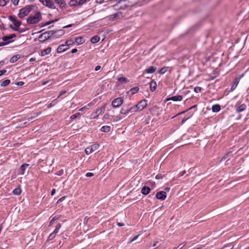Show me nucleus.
<instances>
[{
  "instance_id": "31",
  "label": "nucleus",
  "mask_w": 249,
  "mask_h": 249,
  "mask_svg": "<svg viewBox=\"0 0 249 249\" xmlns=\"http://www.w3.org/2000/svg\"><path fill=\"white\" fill-rule=\"evenodd\" d=\"M78 4H79V2H78L76 0H71L69 2V5L70 6H75Z\"/></svg>"
},
{
  "instance_id": "46",
  "label": "nucleus",
  "mask_w": 249,
  "mask_h": 249,
  "mask_svg": "<svg viewBox=\"0 0 249 249\" xmlns=\"http://www.w3.org/2000/svg\"><path fill=\"white\" fill-rule=\"evenodd\" d=\"M121 119H122V118L121 117L116 116V117H114L113 121L117 122V121H118L120 120Z\"/></svg>"
},
{
  "instance_id": "42",
  "label": "nucleus",
  "mask_w": 249,
  "mask_h": 249,
  "mask_svg": "<svg viewBox=\"0 0 249 249\" xmlns=\"http://www.w3.org/2000/svg\"><path fill=\"white\" fill-rule=\"evenodd\" d=\"M202 88L199 87H196L194 89V91L196 93H199L201 91Z\"/></svg>"
},
{
  "instance_id": "63",
  "label": "nucleus",
  "mask_w": 249,
  "mask_h": 249,
  "mask_svg": "<svg viewBox=\"0 0 249 249\" xmlns=\"http://www.w3.org/2000/svg\"><path fill=\"white\" fill-rule=\"evenodd\" d=\"M158 244V242H155L153 245H152V247L157 248V244Z\"/></svg>"
},
{
  "instance_id": "41",
  "label": "nucleus",
  "mask_w": 249,
  "mask_h": 249,
  "mask_svg": "<svg viewBox=\"0 0 249 249\" xmlns=\"http://www.w3.org/2000/svg\"><path fill=\"white\" fill-rule=\"evenodd\" d=\"M7 4L6 0H0V6H4Z\"/></svg>"
},
{
  "instance_id": "47",
  "label": "nucleus",
  "mask_w": 249,
  "mask_h": 249,
  "mask_svg": "<svg viewBox=\"0 0 249 249\" xmlns=\"http://www.w3.org/2000/svg\"><path fill=\"white\" fill-rule=\"evenodd\" d=\"M94 176V174H93V173H89V172L87 173L86 174V176L87 177H92V176Z\"/></svg>"
},
{
  "instance_id": "60",
  "label": "nucleus",
  "mask_w": 249,
  "mask_h": 249,
  "mask_svg": "<svg viewBox=\"0 0 249 249\" xmlns=\"http://www.w3.org/2000/svg\"><path fill=\"white\" fill-rule=\"evenodd\" d=\"M232 248H230V246H225L223 248L220 249H231Z\"/></svg>"
},
{
  "instance_id": "9",
  "label": "nucleus",
  "mask_w": 249,
  "mask_h": 249,
  "mask_svg": "<svg viewBox=\"0 0 249 249\" xmlns=\"http://www.w3.org/2000/svg\"><path fill=\"white\" fill-rule=\"evenodd\" d=\"M156 197L157 199L161 200H165L166 198V193L165 191H160L157 193Z\"/></svg>"
},
{
  "instance_id": "48",
  "label": "nucleus",
  "mask_w": 249,
  "mask_h": 249,
  "mask_svg": "<svg viewBox=\"0 0 249 249\" xmlns=\"http://www.w3.org/2000/svg\"><path fill=\"white\" fill-rule=\"evenodd\" d=\"M11 1L15 5H17L18 4L19 0H11Z\"/></svg>"
},
{
  "instance_id": "26",
  "label": "nucleus",
  "mask_w": 249,
  "mask_h": 249,
  "mask_svg": "<svg viewBox=\"0 0 249 249\" xmlns=\"http://www.w3.org/2000/svg\"><path fill=\"white\" fill-rule=\"evenodd\" d=\"M100 40V37L97 36H95L92 37L90 39V41L92 43L95 44L99 42Z\"/></svg>"
},
{
  "instance_id": "30",
  "label": "nucleus",
  "mask_w": 249,
  "mask_h": 249,
  "mask_svg": "<svg viewBox=\"0 0 249 249\" xmlns=\"http://www.w3.org/2000/svg\"><path fill=\"white\" fill-rule=\"evenodd\" d=\"M10 83V80L9 79H6L2 81L1 84L0 86L1 87H6L7 85H8Z\"/></svg>"
},
{
  "instance_id": "2",
  "label": "nucleus",
  "mask_w": 249,
  "mask_h": 249,
  "mask_svg": "<svg viewBox=\"0 0 249 249\" xmlns=\"http://www.w3.org/2000/svg\"><path fill=\"white\" fill-rule=\"evenodd\" d=\"M41 14L39 12H37L35 15H30L27 19V22L28 24H35L39 20Z\"/></svg>"
},
{
  "instance_id": "20",
  "label": "nucleus",
  "mask_w": 249,
  "mask_h": 249,
  "mask_svg": "<svg viewBox=\"0 0 249 249\" xmlns=\"http://www.w3.org/2000/svg\"><path fill=\"white\" fill-rule=\"evenodd\" d=\"M182 99V97L181 95H176L174 96H172L168 100H171L174 101H180Z\"/></svg>"
},
{
  "instance_id": "59",
  "label": "nucleus",
  "mask_w": 249,
  "mask_h": 249,
  "mask_svg": "<svg viewBox=\"0 0 249 249\" xmlns=\"http://www.w3.org/2000/svg\"><path fill=\"white\" fill-rule=\"evenodd\" d=\"M88 109V108L87 107H86V106H85V107H83L79 109V111H84V110H85V109Z\"/></svg>"
},
{
  "instance_id": "32",
  "label": "nucleus",
  "mask_w": 249,
  "mask_h": 249,
  "mask_svg": "<svg viewBox=\"0 0 249 249\" xmlns=\"http://www.w3.org/2000/svg\"><path fill=\"white\" fill-rule=\"evenodd\" d=\"M139 88L138 87H134L132 88L129 91L131 94H134L139 90Z\"/></svg>"
},
{
  "instance_id": "27",
  "label": "nucleus",
  "mask_w": 249,
  "mask_h": 249,
  "mask_svg": "<svg viewBox=\"0 0 249 249\" xmlns=\"http://www.w3.org/2000/svg\"><path fill=\"white\" fill-rule=\"evenodd\" d=\"M20 57V56L19 54L14 55L11 58L10 61L11 63H14L16 62L18 59H19Z\"/></svg>"
},
{
  "instance_id": "6",
  "label": "nucleus",
  "mask_w": 249,
  "mask_h": 249,
  "mask_svg": "<svg viewBox=\"0 0 249 249\" xmlns=\"http://www.w3.org/2000/svg\"><path fill=\"white\" fill-rule=\"evenodd\" d=\"M123 99L121 97H119L113 100L111 105L114 108H117L120 107L123 104Z\"/></svg>"
},
{
  "instance_id": "17",
  "label": "nucleus",
  "mask_w": 249,
  "mask_h": 249,
  "mask_svg": "<svg viewBox=\"0 0 249 249\" xmlns=\"http://www.w3.org/2000/svg\"><path fill=\"white\" fill-rule=\"evenodd\" d=\"M150 88L151 91H154L157 88V83L154 80H152L150 84Z\"/></svg>"
},
{
  "instance_id": "4",
  "label": "nucleus",
  "mask_w": 249,
  "mask_h": 249,
  "mask_svg": "<svg viewBox=\"0 0 249 249\" xmlns=\"http://www.w3.org/2000/svg\"><path fill=\"white\" fill-rule=\"evenodd\" d=\"M16 36V34H13L9 36H4L2 39L4 42L0 43V47L3 46L12 42L11 40L14 37Z\"/></svg>"
},
{
  "instance_id": "51",
  "label": "nucleus",
  "mask_w": 249,
  "mask_h": 249,
  "mask_svg": "<svg viewBox=\"0 0 249 249\" xmlns=\"http://www.w3.org/2000/svg\"><path fill=\"white\" fill-rule=\"evenodd\" d=\"M43 5L47 6V0H39Z\"/></svg>"
},
{
  "instance_id": "19",
  "label": "nucleus",
  "mask_w": 249,
  "mask_h": 249,
  "mask_svg": "<svg viewBox=\"0 0 249 249\" xmlns=\"http://www.w3.org/2000/svg\"><path fill=\"white\" fill-rule=\"evenodd\" d=\"M156 67L155 66H151L148 69L145 70V72L147 73H153L156 71Z\"/></svg>"
},
{
  "instance_id": "10",
  "label": "nucleus",
  "mask_w": 249,
  "mask_h": 249,
  "mask_svg": "<svg viewBox=\"0 0 249 249\" xmlns=\"http://www.w3.org/2000/svg\"><path fill=\"white\" fill-rule=\"evenodd\" d=\"M129 105H124L123 107L120 110V114L126 115L129 113Z\"/></svg>"
},
{
  "instance_id": "24",
  "label": "nucleus",
  "mask_w": 249,
  "mask_h": 249,
  "mask_svg": "<svg viewBox=\"0 0 249 249\" xmlns=\"http://www.w3.org/2000/svg\"><path fill=\"white\" fill-rule=\"evenodd\" d=\"M54 1L61 8H63L66 6V3L64 0H54Z\"/></svg>"
},
{
  "instance_id": "7",
  "label": "nucleus",
  "mask_w": 249,
  "mask_h": 249,
  "mask_svg": "<svg viewBox=\"0 0 249 249\" xmlns=\"http://www.w3.org/2000/svg\"><path fill=\"white\" fill-rule=\"evenodd\" d=\"M147 101L145 99H143L140 101L138 104L136 105V106H137V107L138 110L140 111L144 109L147 105Z\"/></svg>"
},
{
  "instance_id": "49",
  "label": "nucleus",
  "mask_w": 249,
  "mask_h": 249,
  "mask_svg": "<svg viewBox=\"0 0 249 249\" xmlns=\"http://www.w3.org/2000/svg\"><path fill=\"white\" fill-rule=\"evenodd\" d=\"M156 178L157 179H160L162 178V176L161 174H158L156 176Z\"/></svg>"
},
{
  "instance_id": "28",
  "label": "nucleus",
  "mask_w": 249,
  "mask_h": 249,
  "mask_svg": "<svg viewBox=\"0 0 249 249\" xmlns=\"http://www.w3.org/2000/svg\"><path fill=\"white\" fill-rule=\"evenodd\" d=\"M111 127L110 126L105 125L102 127L101 130L104 132H108L110 131Z\"/></svg>"
},
{
  "instance_id": "61",
  "label": "nucleus",
  "mask_w": 249,
  "mask_h": 249,
  "mask_svg": "<svg viewBox=\"0 0 249 249\" xmlns=\"http://www.w3.org/2000/svg\"><path fill=\"white\" fill-rule=\"evenodd\" d=\"M77 52V49L75 48V49H73L71 51V53H76Z\"/></svg>"
},
{
  "instance_id": "5",
  "label": "nucleus",
  "mask_w": 249,
  "mask_h": 249,
  "mask_svg": "<svg viewBox=\"0 0 249 249\" xmlns=\"http://www.w3.org/2000/svg\"><path fill=\"white\" fill-rule=\"evenodd\" d=\"M99 144H97V143L93 144L88 147L87 148H86L85 149V153H86V154L89 155V154H91V153H92L93 152L97 150L99 148Z\"/></svg>"
},
{
  "instance_id": "35",
  "label": "nucleus",
  "mask_w": 249,
  "mask_h": 249,
  "mask_svg": "<svg viewBox=\"0 0 249 249\" xmlns=\"http://www.w3.org/2000/svg\"><path fill=\"white\" fill-rule=\"evenodd\" d=\"M118 81L121 83H126L127 82V79L125 77H120L118 79Z\"/></svg>"
},
{
  "instance_id": "45",
  "label": "nucleus",
  "mask_w": 249,
  "mask_h": 249,
  "mask_svg": "<svg viewBox=\"0 0 249 249\" xmlns=\"http://www.w3.org/2000/svg\"><path fill=\"white\" fill-rule=\"evenodd\" d=\"M67 92L66 90H62L61 91H60L59 95L57 96V98L60 97L61 96H62V95L65 94Z\"/></svg>"
},
{
  "instance_id": "37",
  "label": "nucleus",
  "mask_w": 249,
  "mask_h": 249,
  "mask_svg": "<svg viewBox=\"0 0 249 249\" xmlns=\"http://www.w3.org/2000/svg\"><path fill=\"white\" fill-rule=\"evenodd\" d=\"M80 115H81V114L80 113H79V112H77V113H76L74 114L71 115V116L70 118L71 120L75 119H76V118H77L78 116H79Z\"/></svg>"
},
{
  "instance_id": "11",
  "label": "nucleus",
  "mask_w": 249,
  "mask_h": 249,
  "mask_svg": "<svg viewBox=\"0 0 249 249\" xmlns=\"http://www.w3.org/2000/svg\"><path fill=\"white\" fill-rule=\"evenodd\" d=\"M69 49L68 45L62 44L60 45L57 49V52L58 53L63 52Z\"/></svg>"
},
{
  "instance_id": "52",
  "label": "nucleus",
  "mask_w": 249,
  "mask_h": 249,
  "mask_svg": "<svg viewBox=\"0 0 249 249\" xmlns=\"http://www.w3.org/2000/svg\"><path fill=\"white\" fill-rule=\"evenodd\" d=\"M9 19L13 23V21L16 20V18L14 17L10 16L9 17Z\"/></svg>"
},
{
  "instance_id": "18",
  "label": "nucleus",
  "mask_w": 249,
  "mask_h": 249,
  "mask_svg": "<svg viewBox=\"0 0 249 249\" xmlns=\"http://www.w3.org/2000/svg\"><path fill=\"white\" fill-rule=\"evenodd\" d=\"M47 40V32L40 35L38 37V40L40 42H44Z\"/></svg>"
},
{
  "instance_id": "22",
  "label": "nucleus",
  "mask_w": 249,
  "mask_h": 249,
  "mask_svg": "<svg viewBox=\"0 0 249 249\" xmlns=\"http://www.w3.org/2000/svg\"><path fill=\"white\" fill-rule=\"evenodd\" d=\"M129 106H130V105ZM137 107V106H136V105L132 107H129V112H130L129 113H134L136 112L139 111Z\"/></svg>"
},
{
  "instance_id": "23",
  "label": "nucleus",
  "mask_w": 249,
  "mask_h": 249,
  "mask_svg": "<svg viewBox=\"0 0 249 249\" xmlns=\"http://www.w3.org/2000/svg\"><path fill=\"white\" fill-rule=\"evenodd\" d=\"M85 42L83 37H78L75 39V42L78 44H82Z\"/></svg>"
},
{
  "instance_id": "16",
  "label": "nucleus",
  "mask_w": 249,
  "mask_h": 249,
  "mask_svg": "<svg viewBox=\"0 0 249 249\" xmlns=\"http://www.w3.org/2000/svg\"><path fill=\"white\" fill-rule=\"evenodd\" d=\"M239 80H240L239 78H236L235 79L234 82L231 88V91L236 89V87L237 86V85L239 83Z\"/></svg>"
},
{
  "instance_id": "34",
  "label": "nucleus",
  "mask_w": 249,
  "mask_h": 249,
  "mask_svg": "<svg viewBox=\"0 0 249 249\" xmlns=\"http://www.w3.org/2000/svg\"><path fill=\"white\" fill-rule=\"evenodd\" d=\"M74 41L72 39H69L66 41V45H68L69 48V46L72 45L74 43Z\"/></svg>"
},
{
  "instance_id": "53",
  "label": "nucleus",
  "mask_w": 249,
  "mask_h": 249,
  "mask_svg": "<svg viewBox=\"0 0 249 249\" xmlns=\"http://www.w3.org/2000/svg\"><path fill=\"white\" fill-rule=\"evenodd\" d=\"M109 118V115L108 114H105L104 115V117L103 118L104 119H106V120H107Z\"/></svg>"
},
{
  "instance_id": "40",
  "label": "nucleus",
  "mask_w": 249,
  "mask_h": 249,
  "mask_svg": "<svg viewBox=\"0 0 249 249\" xmlns=\"http://www.w3.org/2000/svg\"><path fill=\"white\" fill-rule=\"evenodd\" d=\"M58 19H59V18H55L54 19H53V20H48V22H47L48 25H50L52 23H53L54 22L57 21L58 20Z\"/></svg>"
},
{
  "instance_id": "58",
  "label": "nucleus",
  "mask_w": 249,
  "mask_h": 249,
  "mask_svg": "<svg viewBox=\"0 0 249 249\" xmlns=\"http://www.w3.org/2000/svg\"><path fill=\"white\" fill-rule=\"evenodd\" d=\"M230 153V152L226 154L221 159V160H224L225 159H226L228 156V155Z\"/></svg>"
},
{
  "instance_id": "38",
  "label": "nucleus",
  "mask_w": 249,
  "mask_h": 249,
  "mask_svg": "<svg viewBox=\"0 0 249 249\" xmlns=\"http://www.w3.org/2000/svg\"><path fill=\"white\" fill-rule=\"evenodd\" d=\"M58 218L56 216H54L53 218V219L51 220V221L50 222V224H49V226H51L53 225V224L54 223V222L56 221L57 220H58Z\"/></svg>"
},
{
  "instance_id": "33",
  "label": "nucleus",
  "mask_w": 249,
  "mask_h": 249,
  "mask_svg": "<svg viewBox=\"0 0 249 249\" xmlns=\"http://www.w3.org/2000/svg\"><path fill=\"white\" fill-rule=\"evenodd\" d=\"M48 7L53 8L54 7V3L52 0H48Z\"/></svg>"
},
{
  "instance_id": "64",
  "label": "nucleus",
  "mask_w": 249,
  "mask_h": 249,
  "mask_svg": "<svg viewBox=\"0 0 249 249\" xmlns=\"http://www.w3.org/2000/svg\"><path fill=\"white\" fill-rule=\"evenodd\" d=\"M185 171H183L179 173V176H182L185 174Z\"/></svg>"
},
{
  "instance_id": "25",
  "label": "nucleus",
  "mask_w": 249,
  "mask_h": 249,
  "mask_svg": "<svg viewBox=\"0 0 249 249\" xmlns=\"http://www.w3.org/2000/svg\"><path fill=\"white\" fill-rule=\"evenodd\" d=\"M13 23L16 27V28H12L15 31H18V28L20 26L21 23V22L18 20H16L13 21Z\"/></svg>"
},
{
  "instance_id": "3",
  "label": "nucleus",
  "mask_w": 249,
  "mask_h": 249,
  "mask_svg": "<svg viewBox=\"0 0 249 249\" xmlns=\"http://www.w3.org/2000/svg\"><path fill=\"white\" fill-rule=\"evenodd\" d=\"M65 33L63 30H56L55 31H48V39L50 38L52 36H54L53 37H58L62 36Z\"/></svg>"
},
{
  "instance_id": "62",
  "label": "nucleus",
  "mask_w": 249,
  "mask_h": 249,
  "mask_svg": "<svg viewBox=\"0 0 249 249\" xmlns=\"http://www.w3.org/2000/svg\"><path fill=\"white\" fill-rule=\"evenodd\" d=\"M101 68V66H97L95 67V71H99V70H100Z\"/></svg>"
},
{
  "instance_id": "21",
  "label": "nucleus",
  "mask_w": 249,
  "mask_h": 249,
  "mask_svg": "<svg viewBox=\"0 0 249 249\" xmlns=\"http://www.w3.org/2000/svg\"><path fill=\"white\" fill-rule=\"evenodd\" d=\"M220 106L218 104H216L213 106L212 109L213 112H218L220 110Z\"/></svg>"
},
{
  "instance_id": "1",
  "label": "nucleus",
  "mask_w": 249,
  "mask_h": 249,
  "mask_svg": "<svg viewBox=\"0 0 249 249\" xmlns=\"http://www.w3.org/2000/svg\"><path fill=\"white\" fill-rule=\"evenodd\" d=\"M34 7V6L33 5H27L24 8L20 9L18 15L19 18H21L27 16L28 13L33 9Z\"/></svg>"
},
{
  "instance_id": "44",
  "label": "nucleus",
  "mask_w": 249,
  "mask_h": 249,
  "mask_svg": "<svg viewBox=\"0 0 249 249\" xmlns=\"http://www.w3.org/2000/svg\"><path fill=\"white\" fill-rule=\"evenodd\" d=\"M139 235H136L128 243L130 244L131 243H132L133 241L136 240L138 237H139Z\"/></svg>"
},
{
  "instance_id": "15",
  "label": "nucleus",
  "mask_w": 249,
  "mask_h": 249,
  "mask_svg": "<svg viewBox=\"0 0 249 249\" xmlns=\"http://www.w3.org/2000/svg\"><path fill=\"white\" fill-rule=\"evenodd\" d=\"M29 166V164H26V163L22 164L20 167V169H19L20 174L21 175H23L24 173V171L28 168V167Z\"/></svg>"
},
{
  "instance_id": "43",
  "label": "nucleus",
  "mask_w": 249,
  "mask_h": 249,
  "mask_svg": "<svg viewBox=\"0 0 249 249\" xmlns=\"http://www.w3.org/2000/svg\"><path fill=\"white\" fill-rule=\"evenodd\" d=\"M56 104V100H53V102L48 105V108L51 107L55 105Z\"/></svg>"
},
{
  "instance_id": "55",
  "label": "nucleus",
  "mask_w": 249,
  "mask_h": 249,
  "mask_svg": "<svg viewBox=\"0 0 249 249\" xmlns=\"http://www.w3.org/2000/svg\"><path fill=\"white\" fill-rule=\"evenodd\" d=\"M41 54H42V55H43V56L45 55L46 54H47V49H46L44 50L41 52Z\"/></svg>"
},
{
  "instance_id": "36",
  "label": "nucleus",
  "mask_w": 249,
  "mask_h": 249,
  "mask_svg": "<svg viewBox=\"0 0 249 249\" xmlns=\"http://www.w3.org/2000/svg\"><path fill=\"white\" fill-rule=\"evenodd\" d=\"M167 70V67H163V68H161L160 71H159V73L160 74H164Z\"/></svg>"
},
{
  "instance_id": "56",
  "label": "nucleus",
  "mask_w": 249,
  "mask_h": 249,
  "mask_svg": "<svg viewBox=\"0 0 249 249\" xmlns=\"http://www.w3.org/2000/svg\"><path fill=\"white\" fill-rule=\"evenodd\" d=\"M16 84L17 85H18V86H22L24 84V82H22V81H20V82L16 83Z\"/></svg>"
},
{
  "instance_id": "12",
  "label": "nucleus",
  "mask_w": 249,
  "mask_h": 249,
  "mask_svg": "<svg viewBox=\"0 0 249 249\" xmlns=\"http://www.w3.org/2000/svg\"><path fill=\"white\" fill-rule=\"evenodd\" d=\"M150 188L146 186L143 187L141 190V193L144 195H148L150 192Z\"/></svg>"
},
{
  "instance_id": "57",
  "label": "nucleus",
  "mask_w": 249,
  "mask_h": 249,
  "mask_svg": "<svg viewBox=\"0 0 249 249\" xmlns=\"http://www.w3.org/2000/svg\"><path fill=\"white\" fill-rule=\"evenodd\" d=\"M35 116H31V117H29L28 118V120L29 122V121H32V122L33 120L35 119Z\"/></svg>"
},
{
  "instance_id": "50",
  "label": "nucleus",
  "mask_w": 249,
  "mask_h": 249,
  "mask_svg": "<svg viewBox=\"0 0 249 249\" xmlns=\"http://www.w3.org/2000/svg\"><path fill=\"white\" fill-rule=\"evenodd\" d=\"M65 198V196L61 197L57 200V203H59L62 202V201H63L64 200Z\"/></svg>"
},
{
  "instance_id": "39",
  "label": "nucleus",
  "mask_w": 249,
  "mask_h": 249,
  "mask_svg": "<svg viewBox=\"0 0 249 249\" xmlns=\"http://www.w3.org/2000/svg\"><path fill=\"white\" fill-rule=\"evenodd\" d=\"M186 242H182L177 247L176 249H181L184 246H185L186 245Z\"/></svg>"
},
{
  "instance_id": "54",
  "label": "nucleus",
  "mask_w": 249,
  "mask_h": 249,
  "mask_svg": "<svg viewBox=\"0 0 249 249\" xmlns=\"http://www.w3.org/2000/svg\"><path fill=\"white\" fill-rule=\"evenodd\" d=\"M6 72V71L5 70H2L0 71V76L3 75L4 73H5Z\"/></svg>"
},
{
  "instance_id": "14",
  "label": "nucleus",
  "mask_w": 249,
  "mask_h": 249,
  "mask_svg": "<svg viewBox=\"0 0 249 249\" xmlns=\"http://www.w3.org/2000/svg\"><path fill=\"white\" fill-rule=\"evenodd\" d=\"M105 109V106H103L100 108H98L97 109L95 112V114L97 115V116H99L100 115L104 113Z\"/></svg>"
},
{
  "instance_id": "29",
  "label": "nucleus",
  "mask_w": 249,
  "mask_h": 249,
  "mask_svg": "<svg viewBox=\"0 0 249 249\" xmlns=\"http://www.w3.org/2000/svg\"><path fill=\"white\" fill-rule=\"evenodd\" d=\"M13 193L14 195L18 196L21 194V190L20 187H18V188L15 189L13 190Z\"/></svg>"
},
{
  "instance_id": "8",
  "label": "nucleus",
  "mask_w": 249,
  "mask_h": 249,
  "mask_svg": "<svg viewBox=\"0 0 249 249\" xmlns=\"http://www.w3.org/2000/svg\"><path fill=\"white\" fill-rule=\"evenodd\" d=\"M61 225L60 224H57L54 231L50 234L48 238V240H52L54 238L56 234L58 233L59 229H60Z\"/></svg>"
},
{
  "instance_id": "13",
  "label": "nucleus",
  "mask_w": 249,
  "mask_h": 249,
  "mask_svg": "<svg viewBox=\"0 0 249 249\" xmlns=\"http://www.w3.org/2000/svg\"><path fill=\"white\" fill-rule=\"evenodd\" d=\"M246 108V105L244 104L241 105L240 106L237 107L236 108V111L237 113H239L244 111Z\"/></svg>"
}]
</instances>
